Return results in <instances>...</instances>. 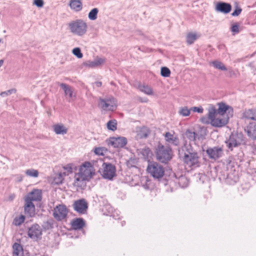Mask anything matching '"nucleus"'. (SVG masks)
Segmentation results:
<instances>
[{
  "instance_id": "f257e3e1",
  "label": "nucleus",
  "mask_w": 256,
  "mask_h": 256,
  "mask_svg": "<svg viewBox=\"0 0 256 256\" xmlns=\"http://www.w3.org/2000/svg\"><path fill=\"white\" fill-rule=\"evenodd\" d=\"M178 151L180 155L184 152L183 160L186 165L194 168L200 166V158L198 153L193 150L190 144H184Z\"/></svg>"
},
{
  "instance_id": "f03ea898",
  "label": "nucleus",
  "mask_w": 256,
  "mask_h": 256,
  "mask_svg": "<svg viewBox=\"0 0 256 256\" xmlns=\"http://www.w3.org/2000/svg\"><path fill=\"white\" fill-rule=\"evenodd\" d=\"M155 154L157 160L164 164L170 161L172 157V152L171 148L160 143H158L156 147Z\"/></svg>"
},
{
  "instance_id": "7ed1b4c3",
  "label": "nucleus",
  "mask_w": 256,
  "mask_h": 256,
  "mask_svg": "<svg viewBox=\"0 0 256 256\" xmlns=\"http://www.w3.org/2000/svg\"><path fill=\"white\" fill-rule=\"evenodd\" d=\"M68 28L74 34L82 36L86 34L88 25L84 20L78 19L70 22Z\"/></svg>"
},
{
  "instance_id": "20e7f679",
  "label": "nucleus",
  "mask_w": 256,
  "mask_h": 256,
  "mask_svg": "<svg viewBox=\"0 0 256 256\" xmlns=\"http://www.w3.org/2000/svg\"><path fill=\"white\" fill-rule=\"evenodd\" d=\"M116 100L113 97L105 98H100L98 101V106L104 111H114L116 108Z\"/></svg>"
},
{
  "instance_id": "39448f33",
  "label": "nucleus",
  "mask_w": 256,
  "mask_h": 256,
  "mask_svg": "<svg viewBox=\"0 0 256 256\" xmlns=\"http://www.w3.org/2000/svg\"><path fill=\"white\" fill-rule=\"evenodd\" d=\"M147 171L152 177L158 179L162 178L164 174V167L156 162L148 163Z\"/></svg>"
},
{
  "instance_id": "423d86ee",
  "label": "nucleus",
  "mask_w": 256,
  "mask_h": 256,
  "mask_svg": "<svg viewBox=\"0 0 256 256\" xmlns=\"http://www.w3.org/2000/svg\"><path fill=\"white\" fill-rule=\"evenodd\" d=\"M98 162L102 164L103 168V178L110 180H112L116 176V166L112 164L104 162L102 159L99 160Z\"/></svg>"
},
{
  "instance_id": "0eeeda50",
  "label": "nucleus",
  "mask_w": 256,
  "mask_h": 256,
  "mask_svg": "<svg viewBox=\"0 0 256 256\" xmlns=\"http://www.w3.org/2000/svg\"><path fill=\"white\" fill-rule=\"evenodd\" d=\"M95 170L90 162H86L80 166L78 174L90 180L94 174Z\"/></svg>"
},
{
  "instance_id": "6e6552de",
  "label": "nucleus",
  "mask_w": 256,
  "mask_h": 256,
  "mask_svg": "<svg viewBox=\"0 0 256 256\" xmlns=\"http://www.w3.org/2000/svg\"><path fill=\"white\" fill-rule=\"evenodd\" d=\"M243 140L242 134H232L229 138L226 141V143L228 148L232 150L234 148L240 145Z\"/></svg>"
},
{
  "instance_id": "1a4fd4ad",
  "label": "nucleus",
  "mask_w": 256,
  "mask_h": 256,
  "mask_svg": "<svg viewBox=\"0 0 256 256\" xmlns=\"http://www.w3.org/2000/svg\"><path fill=\"white\" fill-rule=\"evenodd\" d=\"M68 213V210L64 204H58L54 210L53 216L58 221L66 218Z\"/></svg>"
},
{
  "instance_id": "9d476101",
  "label": "nucleus",
  "mask_w": 256,
  "mask_h": 256,
  "mask_svg": "<svg viewBox=\"0 0 256 256\" xmlns=\"http://www.w3.org/2000/svg\"><path fill=\"white\" fill-rule=\"evenodd\" d=\"M28 235L34 240L38 241L42 238V228L38 224H34L29 228Z\"/></svg>"
},
{
  "instance_id": "9b49d317",
  "label": "nucleus",
  "mask_w": 256,
  "mask_h": 256,
  "mask_svg": "<svg viewBox=\"0 0 256 256\" xmlns=\"http://www.w3.org/2000/svg\"><path fill=\"white\" fill-rule=\"evenodd\" d=\"M127 139L123 136L112 137L107 140L108 144L114 148H123L127 144Z\"/></svg>"
},
{
  "instance_id": "f8f14e48",
  "label": "nucleus",
  "mask_w": 256,
  "mask_h": 256,
  "mask_svg": "<svg viewBox=\"0 0 256 256\" xmlns=\"http://www.w3.org/2000/svg\"><path fill=\"white\" fill-rule=\"evenodd\" d=\"M72 206L74 210L80 214H84L88 208V204L84 199L82 198L76 200Z\"/></svg>"
},
{
  "instance_id": "ddd939ff",
  "label": "nucleus",
  "mask_w": 256,
  "mask_h": 256,
  "mask_svg": "<svg viewBox=\"0 0 256 256\" xmlns=\"http://www.w3.org/2000/svg\"><path fill=\"white\" fill-rule=\"evenodd\" d=\"M222 148L218 146L209 148L206 150V153L209 158L214 160L220 158L222 156Z\"/></svg>"
},
{
  "instance_id": "4468645a",
  "label": "nucleus",
  "mask_w": 256,
  "mask_h": 256,
  "mask_svg": "<svg viewBox=\"0 0 256 256\" xmlns=\"http://www.w3.org/2000/svg\"><path fill=\"white\" fill-rule=\"evenodd\" d=\"M218 108L217 110V113H218L220 116H224L225 114H227L226 116H228L229 118L232 117L233 114V110L232 107L224 103L221 102L218 104Z\"/></svg>"
},
{
  "instance_id": "2eb2a0df",
  "label": "nucleus",
  "mask_w": 256,
  "mask_h": 256,
  "mask_svg": "<svg viewBox=\"0 0 256 256\" xmlns=\"http://www.w3.org/2000/svg\"><path fill=\"white\" fill-rule=\"evenodd\" d=\"M42 190L38 189H34L26 195L24 199L28 200H30V202H32V201H40L42 200Z\"/></svg>"
},
{
  "instance_id": "dca6fc26",
  "label": "nucleus",
  "mask_w": 256,
  "mask_h": 256,
  "mask_svg": "<svg viewBox=\"0 0 256 256\" xmlns=\"http://www.w3.org/2000/svg\"><path fill=\"white\" fill-rule=\"evenodd\" d=\"M60 86L64 90L65 95L68 96V102L74 100L76 98V94L74 93L73 88L64 83L60 84Z\"/></svg>"
},
{
  "instance_id": "f3484780",
  "label": "nucleus",
  "mask_w": 256,
  "mask_h": 256,
  "mask_svg": "<svg viewBox=\"0 0 256 256\" xmlns=\"http://www.w3.org/2000/svg\"><path fill=\"white\" fill-rule=\"evenodd\" d=\"M229 116H218L210 122L211 124L215 127H222L226 125L228 121Z\"/></svg>"
},
{
  "instance_id": "a211bd4d",
  "label": "nucleus",
  "mask_w": 256,
  "mask_h": 256,
  "mask_svg": "<svg viewBox=\"0 0 256 256\" xmlns=\"http://www.w3.org/2000/svg\"><path fill=\"white\" fill-rule=\"evenodd\" d=\"M215 10L224 14H228L232 10L230 4L224 2H218L216 4Z\"/></svg>"
},
{
  "instance_id": "6ab92c4d",
  "label": "nucleus",
  "mask_w": 256,
  "mask_h": 256,
  "mask_svg": "<svg viewBox=\"0 0 256 256\" xmlns=\"http://www.w3.org/2000/svg\"><path fill=\"white\" fill-rule=\"evenodd\" d=\"M25 204L24 206L25 214L32 217L35 214V206L32 202L24 199Z\"/></svg>"
},
{
  "instance_id": "aec40b11",
  "label": "nucleus",
  "mask_w": 256,
  "mask_h": 256,
  "mask_svg": "<svg viewBox=\"0 0 256 256\" xmlns=\"http://www.w3.org/2000/svg\"><path fill=\"white\" fill-rule=\"evenodd\" d=\"M165 140L166 142L174 146H178L180 140L178 136L172 134L170 132H166L164 134Z\"/></svg>"
},
{
  "instance_id": "412c9836",
  "label": "nucleus",
  "mask_w": 256,
  "mask_h": 256,
  "mask_svg": "<svg viewBox=\"0 0 256 256\" xmlns=\"http://www.w3.org/2000/svg\"><path fill=\"white\" fill-rule=\"evenodd\" d=\"M88 180L84 178L81 176L80 174H76L74 176V186L82 188L86 186V181Z\"/></svg>"
},
{
  "instance_id": "4be33fe9",
  "label": "nucleus",
  "mask_w": 256,
  "mask_h": 256,
  "mask_svg": "<svg viewBox=\"0 0 256 256\" xmlns=\"http://www.w3.org/2000/svg\"><path fill=\"white\" fill-rule=\"evenodd\" d=\"M72 228L75 230H80L85 226V222L82 218H76L71 222Z\"/></svg>"
},
{
  "instance_id": "5701e85b",
  "label": "nucleus",
  "mask_w": 256,
  "mask_h": 256,
  "mask_svg": "<svg viewBox=\"0 0 256 256\" xmlns=\"http://www.w3.org/2000/svg\"><path fill=\"white\" fill-rule=\"evenodd\" d=\"M248 136L252 139H256V124H250L245 129Z\"/></svg>"
},
{
  "instance_id": "b1692460",
  "label": "nucleus",
  "mask_w": 256,
  "mask_h": 256,
  "mask_svg": "<svg viewBox=\"0 0 256 256\" xmlns=\"http://www.w3.org/2000/svg\"><path fill=\"white\" fill-rule=\"evenodd\" d=\"M69 5L71 9L76 12L80 11L82 8L80 0H70Z\"/></svg>"
},
{
  "instance_id": "393cba45",
  "label": "nucleus",
  "mask_w": 256,
  "mask_h": 256,
  "mask_svg": "<svg viewBox=\"0 0 256 256\" xmlns=\"http://www.w3.org/2000/svg\"><path fill=\"white\" fill-rule=\"evenodd\" d=\"M53 130L57 134H65L68 132V128L62 124H56L53 126Z\"/></svg>"
},
{
  "instance_id": "a878e982",
  "label": "nucleus",
  "mask_w": 256,
  "mask_h": 256,
  "mask_svg": "<svg viewBox=\"0 0 256 256\" xmlns=\"http://www.w3.org/2000/svg\"><path fill=\"white\" fill-rule=\"evenodd\" d=\"M243 116L246 118L256 120V109L246 110L244 112Z\"/></svg>"
},
{
  "instance_id": "bb28decb",
  "label": "nucleus",
  "mask_w": 256,
  "mask_h": 256,
  "mask_svg": "<svg viewBox=\"0 0 256 256\" xmlns=\"http://www.w3.org/2000/svg\"><path fill=\"white\" fill-rule=\"evenodd\" d=\"M208 119L211 121L212 120L218 116L217 113V110L213 105H210L208 109Z\"/></svg>"
},
{
  "instance_id": "cd10ccee",
  "label": "nucleus",
  "mask_w": 256,
  "mask_h": 256,
  "mask_svg": "<svg viewBox=\"0 0 256 256\" xmlns=\"http://www.w3.org/2000/svg\"><path fill=\"white\" fill-rule=\"evenodd\" d=\"M13 256H18V254L23 253V248L22 246L18 243H14L12 246Z\"/></svg>"
},
{
  "instance_id": "c85d7f7f",
  "label": "nucleus",
  "mask_w": 256,
  "mask_h": 256,
  "mask_svg": "<svg viewBox=\"0 0 256 256\" xmlns=\"http://www.w3.org/2000/svg\"><path fill=\"white\" fill-rule=\"evenodd\" d=\"M140 90L148 95H152L153 90L152 88L148 85H142L139 86Z\"/></svg>"
},
{
  "instance_id": "c756f323",
  "label": "nucleus",
  "mask_w": 256,
  "mask_h": 256,
  "mask_svg": "<svg viewBox=\"0 0 256 256\" xmlns=\"http://www.w3.org/2000/svg\"><path fill=\"white\" fill-rule=\"evenodd\" d=\"M211 64L214 67V68L220 70H222L226 71L227 70V68L224 66V65L220 61L218 60H214L212 61Z\"/></svg>"
},
{
  "instance_id": "7c9ffc66",
  "label": "nucleus",
  "mask_w": 256,
  "mask_h": 256,
  "mask_svg": "<svg viewBox=\"0 0 256 256\" xmlns=\"http://www.w3.org/2000/svg\"><path fill=\"white\" fill-rule=\"evenodd\" d=\"M190 108H188L187 106H183L180 108L178 114L182 116H190Z\"/></svg>"
},
{
  "instance_id": "2f4dec72",
  "label": "nucleus",
  "mask_w": 256,
  "mask_h": 256,
  "mask_svg": "<svg viewBox=\"0 0 256 256\" xmlns=\"http://www.w3.org/2000/svg\"><path fill=\"white\" fill-rule=\"evenodd\" d=\"M186 42L188 44H191L198 38V36L194 33H188L186 36Z\"/></svg>"
},
{
  "instance_id": "473e14b6",
  "label": "nucleus",
  "mask_w": 256,
  "mask_h": 256,
  "mask_svg": "<svg viewBox=\"0 0 256 256\" xmlns=\"http://www.w3.org/2000/svg\"><path fill=\"white\" fill-rule=\"evenodd\" d=\"M98 12V8H94L92 9L88 14V18L92 20H94L97 18V15Z\"/></svg>"
},
{
  "instance_id": "72a5a7b5",
  "label": "nucleus",
  "mask_w": 256,
  "mask_h": 256,
  "mask_svg": "<svg viewBox=\"0 0 256 256\" xmlns=\"http://www.w3.org/2000/svg\"><path fill=\"white\" fill-rule=\"evenodd\" d=\"M185 134L186 137L190 141H194L197 136L196 132L190 130H188L186 132Z\"/></svg>"
},
{
  "instance_id": "f704fd0d",
  "label": "nucleus",
  "mask_w": 256,
  "mask_h": 256,
  "mask_svg": "<svg viewBox=\"0 0 256 256\" xmlns=\"http://www.w3.org/2000/svg\"><path fill=\"white\" fill-rule=\"evenodd\" d=\"M25 173L27 176L33 178H37L39 174L38 170L33 168L26 170Z\"/></svg>"
},
{
  "instance_id": "c9c22d12",
  "label": "nucleus",
  "mask_w": 256,
  "mask_h": 256,
  "mask_svg": "<svg viewBox=\"0 0 256 256\" xmlns=\"http://www.w3.org/2000/svg\"><path fill=\"white\" fill-rule=\"evenodd\" d=\"M117 122L116 120H110L107 123V128L108 130L114 131L116 130Z\"/></svg>"
},
{
  "instance_id": "e433bc0d",
  "label": "nucleus",
  "mask_w": 256,
  "mask_h": 256,
  "mask_svg": "<svg viewBox=\"0 0 256 256\" xmlns=\"http://www.w3.org/2000/svg\"><path fill=\"white\" fill-rule=\"evenodd\" d=\"M25 216L23 215H20L18 217H16L14 220L13 224L16 226L21 225L24 221Z\"/></svg>"
},
{
  "instance_id": "4c0bfd02",
  "label": "nucleus",
  "mask_w": 256,
  "mask_h": 256,
  "mask_svg": "<svg viewBox=\"0 0 256 256\" xmlns=\"http://www.w3.org/2000/svg\"><path fill=\"white\" fill-rule=\"evenodd\" d=\"M94 153L98 156H104L107 152V149L104 147L96 148L94 149Z\"/></svg>"
},
{
  "instance_id": "58836bf2",
  "label": "nucleus",
  "mask_w": 256,
  "mask_h": 256,
  "mask_svg": "<svg viewBox=\"0 0 256 256\" xmlns=\"http://www.w3.org/2000/svg\"><path fill=\"white\" fill-rule=\"evenodd\" d=\"M148 130L146 128H144L138 132V136L140 138H146L148 135Z\"/></svg>"
},
{
  "instance_id": "ea45409f",
  "label": "nucleus",
  "mask_w": 256,
  "mask_h": 256,
  "mask_svg": "<svg viewBox=\"0 0 256 256\" xmlns=\"http://www.w3.org/2000/svg\"><path fill=\"white\" fill-rule=\"evenodd\" d=\"M140 154L144 159L148 158L150 153V150L148 148H145L141 150Z\"/></svg>"
},
{
  "instance_id": "a19ab883",
  "label": "nucleus",
  "mask_w": 256,
  "mask_h": 256,
  "mask_svg": "<svg viewBox=\"0 0 256 256\" xmlns=\"http://www.w3.org/2000/svg\"><path fill=\"white\" fill-rule=\"evenodd\" d=\"M160 74L164 77H168L170 74V71L167 67H162L161 68Z\"/></svg>"
},
{
  "instance_id": "79ce46f5",
  "label": "nucleus",
  "mask_w": 256,
  "mask_h": 256,
  "mask_svg": "<svg viewBox=\"0 0 256 256\" xmlns=\"http://www.w3.org/2000/svg\"><path fill=\"white\" fill-rule=\"evenodd\" d=\"M72 54L78 58H80L82 57L83 54L81 52V50L79 48H76L72 50Z\"/></svg>"
},
{
  "instance_id": "37998d69",
  "label": "nucleus",
  "mask_w": 256,
  "mask_h": 256,
  "mask_svg": "<svg viewBox=\"0 0 256 256\" xmlns=\"http://www.w3.org/2000/svg\"><path fill=\"white\" fill-rule=\"evenodd\" d=\"M239 26V24L236 23L232 26L230 30L232 32L238 34L240 32Z\"/></svg>"
},
{
  "instance_id": "c03bdc74",
  "label": "nucleus",
  "mask_w": 256,
  "mask_h": 256,
  "mask_svg": "<svg viewBox=\"0 0 256 256\" xmlns=\"http://www.w3.org/2000/svg\"><path fill=\"white\" fill-rule=\"evenodd\" d=\"M95 64H96V66H100L103 64L105 62V59L104 58L97 57L94 59Z\"/></svg>"
},
{
  "instance_id": "a18cd8bd",
  "label": "nucleus",
  "mask_w": 256,
  "mask_h": 256,
  "mask_svg": "<svg viewBox=\"0 0 256 256\" xmlns=\"http://www.w3.org/2000/svg\"><path fill=\"white\" fill-rule=\"evenodd\" d=\"M16 92V89L13 88V89L9 90L6 92H2L0 94V95L2 96H5L10 95L12 93H15Z\"/></svg>"
},
{
  "instance_id": "49530a36",
  "label": "nucleus",
  "mask_w": 256,
  "mask_h": 256,
  "mask_svg": "<svg viewBox=\"0 0 256 256\" xmlns=\"http://www.w3.org/2000/svg\"><path fill=\"white\" fill-rule=\"evenodd\" d=\"M242 11V9L236 6V10H234V12L232 14V16H236L240 14Z\"/></svg>"
},
{
  "instance_id": "de8ad7c7",
  "label": "nucleus",
  "mask_w": 256,
  "mask_h": 256,
  "mask_svg": "<svg viewBox=\"0 0 256 256\" xmlns=\"http://www.w3.org/2000/svg\"><path fill=\"white\" fill-rule=\"evenodd\" d=\"M191 111L194 112H198V113H202L204 109L202 107L194 106L190 108Z\"/></svg>"
},
{
  "instance_id": "09e8293b",
  "label": "nucleus",
  "mask_w": 256,
  "mask_h": 256,
  "mask_svg": "<svg viewBox=\"0 0 256 256\" xmlns=\"http://www.w3.org/2000/svg\"><path fill=\"white\" fill-rule=\"evenodd\" d=\"M63 168L69 174H70L72 172V165L71 164H68L65 166H64Z\"/></svg>"
},
{
  "instance_id": "8fccbe9b",
  "label": "nucleus",
  "mask_w": 256,
  "mask_h": 256,
  "mask_svg": "<svg viewBox=\"0 0 256 256\" xmlns=\"http://www.w3.org/2000/svg\"><path fill=\"white\" fill-rule=\"evenodd\" d=\"M34 4L38 7L41 8L44 6V1L42 0H34Z\"/></svg>"
},
{
  "instance_id": "3c124183",
  "label": "nucleus",
  "mask_w": 256,
  "mask_h": 256,
  "mask_svg": "<svg viewBox=\"0 0 256 256\" xmlns=\"http://www.w3.org/2000/svg\"><path fill=\"white\" fill-rule=\"evenodd\" d=\"M95 60H94L93 61H89L86 63V66H88L89 67L94 68L97 66L96 64H95Z\"/></svg>"
},
{
  "instance_id": "603ef678",
  "label": "nucleus",
  "mask_w": 256,
  "mask_h": 256,
  "mask_svg": "<svg viewBox=\"0 0 256 256\" xmlns=\"http://www.w3.org/2000/svg\"><path fill=\"white\" fill-rule=\"evenodd\" d=\"M70 174L68 173L67 172H60L59 174V176L60 178H64V176H68Z\"/></svg>"
},
{
  "instance_id": "864d4df0",
  "label": "nucleus",
  "mask_w": 256,
  "mask_h": 256,
  "mask_svg": "<svg viewBox=\"0 0 256 256\" xmlns=\"http://www.w3.org/2000/svg\"><path fill=\"white\" fill-rule=\"evenodd\" d=\"M201 121L202 123L204 124H208V119L206 118H201Z\"/></svg>"
},
{
  "instance_id": "5fc2aeb1",
  "label": "nucleus",
  "mask_w": 256,
  "mask_h": 256,
  "mask_svg": "<svg viewBox=\"0 0 256 256\" xmlns=\"http://www.w3.org/2000/svg\"><path fill=\"white\" fill-rule=\"evenodd\" d=\"M95 84L96 85V86L100 87L101 86L102 84V82H95Z\"/></svg>"
},
{
  "instance_id": "6e6d98bb",
  "label": "nucleus",
  "mask_w": 256,
  "mask_h": 256,
  "mask_svg": "<svg viewBox=\"0 0 256 256\" xmlns=\"http://www.w3.org/2000/svg\"><path fill=\"white\" fill-rule=\"evenodd\" d=\"M14 196H15L14 194H12L10 196L9 198L10 200H12L14 198Z\"/></svg>"
},
{
  "instance_id": "4d7b16f0",
  "label": "nucleus",
  "mask_w": 256,
  "mask_h": 256,
  "mask_svg": "<svg viewBox=\"0 0 256 256\" xmlns=\"http://www.w3.org/2000/svg\"><path fill=\"white\" fill-rule=\"evenodd\" d=\"M4 62V61L3 60H0V68L2 66Z\"/></svg>"
},
{
  "instance_id": "13d9d810",
  "label": "nucleus",
  "mask_w": 256,
  "mask_h": 256,
  "mask_svg": "<svg viewBox=\"0 0 256 256\" xmlns=\"http://www.w3.org/2000/svg\"><path fill=\"white\" fill-rule=\"evenodd\" d=\"M180 180L181 181H186V179L185 178H182L180 179Z\"/></svg>"
},
{
  "instance_id": "bf43d9fd",
  "label": "nucleus",
  "mask_w": 256,
  "mask_h": 256,
  "mask_svg": "<svg viewBox=\"0 0 256 256\" xmlns=\"http://www.w3.org/2000/svg\"><path fill=\"white\" fill-rule=\"evenodd\" d=\"M22 180V176H20L19 178H18V182H21Z\"/></svg>"
},
{
  "instance_id": "052dcab7",
  "label": "nucleus",
  "mask_w": 256,
  "mask_h": 256,
  "mask_svg": "<svg viewBox=\"0 0 256 256\" xmlns=\"http://www.w3.org/2000/svg\"><path fill=\"white\" fill-rule=\"evenodd\" d=\"M18 256H24V252H23V253H22V254H18Z\"/></svg>"
},
{
  "instance_id": "680f3d73",
  "label": "nucleus",
  "mask_w": 256,
  "mask_h": 256,
  "mask_svg": "<svg viewBox=\"0 0 256 256\" xmlns=\"http://www.w3.org/2000/svg\"><path fill=\"white\" fill-rule=\"evenodd\" d=\"M122 226L124 225V222H122Z\"/></svg>"
},
{
  "instance_id": "e2e57ef3",
  "label": "nucleus",
  "mask_w": 256,
  "mask_h": 256,
  "mask_svg": "<svg viewBox=\"0 0 256 256\" xmlns=\"http://www.w3.org/2000/svg\"><path fill=\"white\" fill-rule=\"evenodd\" d=\"M4 256H8V255H4Z\"/></svg>"
}]
</instances>
